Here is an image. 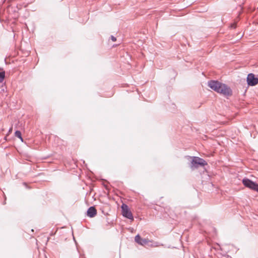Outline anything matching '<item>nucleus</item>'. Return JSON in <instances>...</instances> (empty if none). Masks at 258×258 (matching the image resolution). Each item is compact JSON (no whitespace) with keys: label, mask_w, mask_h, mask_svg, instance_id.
Returning a JSON list of instances; mask_svg holds the SVG:
<instances>
[{"label":"nucleus","mask_w":258,"mask_h":258,"mask_svg":"<svg viewBox=\"0 0 258 258\" xmlns=\"http://www.w3.org/2000/svg\"><path fill=\"white\" fill-rule=\"evenodd\" d=\"M208 86L217 93L225 96L230 95L232 93L229 87L217 81L211 80L209 81Z\"/></svg>","instance_id":"1"},{"label":"nucleus","mask_w":258,"mask_h":258,"mask_svg":"<svg viewBox=\"0 0 258 258\" xmlns=\"http://www.w3.org/2000/svg\"><path fill=\"white\" fill-rule=\"evenodd\" d=\"M207 164V163L203 159L198 157H193L190 166L192 170H194L199 168V166H204Z\"/></svg>","instance_id":"2"},{"label":"nucleus","mask_w":258,"mask_h":258,"mask_svg":"<svg viewBox=\"0 0 258 258\" xmlns=\"http://www.w3.org/2000/svg\"><path fill=\"white\" fill-rule=\"evenodd\" d=\"M242 183L245 187L258 191V184L250 179L244 178L242 179Z\"/></svg>","instance_id":"3"},{"label":"nucleus","mask_w":258,"mask_h":258,"mask_svg":"<svg viewBox=\"0 0 258 258\" xmlns=\"http://www.w3.org/2000/svg\"><path fill=\"white\" fill-rule=\"evenodd\" d=\"M122 216L130 220H134V217L128 206L123 204L121 206Z\"/></svg>","instance_id":"4"},{"label":"nucleus","mask_w":258,"mask_h":258,"mask_svg":"<svg viewBox=\"0 0 258 258\" xmlns=\"http://www.w3.org/2000/svg\"><path fill=\"white\" fill-rule=\"evenodd\" d=\"M246 80L249 86H253L258 84V78L255 77L254 75L252 73L247 75Z\"/></svg>","instance_id":"5"},{"label":"nucleus","mask_w":258,"mask_h":258,"mask_svg":"<svg viewBox=\"0 0 258 258\" xmlns=\"http://www.w3.org/2000/svg\"><path fill=\"white\" fill-rule=\"evenodd\" d=\"M135 241L139 244L143 246L148 245L149 242H151L147 239L142 238L139 234L135 236Z\"/></svg>","instance_id":"6"},{"label":"nucleus","mask_w":258,"mask_h":258,"mask_svg":"<svg viewBox=\"0 0 258 258\" xmlns=\"http://www.w3.org/2000/svg\"><path fill=\"white\" fill-rule=\"evenodd\" d=\"M87 216L90 218L95 217L97 214V211L94 207H90L87 210Z\"/></svg>","instance_id":"7"},{"label":"nucleus","mask_w":258,"mask_h":258,"mask_svg":"<svg viewBox=\"0 0 258 258\" xmlns=\"http://www.w3.org/2000/svg\"><path fill=\"white\" fill-rule=\"evenodd\" d=\"M15 136L16 137H17V138H19V139L21 140V141H22V142H23V138H22V135H21V132H20V131H16L15 132Z\"/></svg>","instance_id":"8"},{"label":"nucleus","mask_w":258,"mask_h":258,"mask_svg":"<svg viewBox=\"0 0 258 258\" xmlns=\"http://www.w3.org/2000/svg\"><path fill=\"white\" fill-rule=\"evenodd\" d=\"M5 76V72H0V83L2 82L4 79Z\"/></svg>","instance_id":"9"},{"label":"nucleus","mask_w":258,"mask_h":258,"mask_svg":"<svg viewBox=\"0 0 258 258\" xmlns=\"http://www.w3.org/2000/svg\"><path fill=\"white\" fill-rule=\"evenodd\" d=\"M111 39L112 40V41H114V42L116 40V38L113 36H111Z\"/></svg>","instance_id":"10"},{"label":"nucleus","mask_w":258,"mask_h":258,"mask_svg":"<svg viewBox=\"0 0 258 258\" xmlns=\"http://www.w3.org/2000/svg\"><path fill=\"white\" fill-rule=\"evenodd\" d=\"M231 27H232V28H235L236 27V26H235V25L234 24H233V25H231Z\"/></svg>","instance_id":"11"},{"label":"nucleus","mask_w":258,"mask_h":258,"mask_svg":"<svg viewBox=\"0 0 258 258\" xmlns=\"http://www.w3.org/2000/svg\"><path fill=\"white\" fill-rule=\"evenodd\" d=\"M12 131V127H11L10 129H9V132H11Z\"/></svg>","instance_id":"12"},{"label":"nucleus","mask_w":258,"mask_h":258,"mask_svg":"<svg viewBox=\"0 0 258 258\" xmlns=\"http://www.w3.org/2000/svg\"><path fill=\"white\" fill-rule=\"evenodd\" d=\"M153 246H157V244H154V245H153Z\"/></svg>","instance_id":"13"}]
</instances>
